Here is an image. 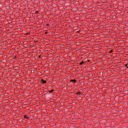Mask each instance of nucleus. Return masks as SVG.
<instances>
[{"label": "nucleus", "mask_w": 128, "mask_h": 128, "mask_svg": "<svg viewBox=\"0 0 128 128\" xmlns=\"http://www.w3.org/2000/svg\"><path fill=\"white\" fill-rule=\"evenodd\" d=\"M48 34V32H46L45 34Z\"/></svg>", "instance_id": "9d476101"}, {"label": "nucleus", "mask_w": 128, "mask_h": 128, "mask_svg": "<svg viewBox=\"0 0 128 128\" xmlns=\"http://www.w3.org/2000/svg\"><path fill=\"white\" fill-rule=\"evenodd\" d=\"M126 68H128V64H126Z\"/></svg>", "instance_id": "0eeeda50"}, {"label": "nucleus", "mask_w": 128, "mask_h": 128, "mask_svg": "<svg viewBox=\"0 0 128 128\" xmlns=\"http://www.w3.org/2000/svg\"><path fill=\"white\" fill-rule=\"evenodd\" d=\"M48 92H50V94H51V92H54V90H50Z\"/></svg>", "instance_id": "20e7f679"}, {"label": "nucleus", "mask_w": 128, "mask_h": 128, "mask_svg": "<svg viewBox=\"0 0 128 128\" xmlns=\"http://www.w3.org/2000/svg\"><path fill=\"white\" fill-rule=\"evenodd\" d=\"M14 60H16V57L14 58Z\"/></svg>", "instance_id": "f8f14e48"}, {"label": "nucleus", "mask_w": 128, "mask_h": 128, "mask_svg": "<svg viewBox=\"0 0 128 128\" xmlns=\"http://www.w3.org/2000/svg\"><path fill=\"white\" fill-rule=\"evenodd\" d=\"M110 52H112V50H111L110 51Z\"/></svg>", "instance_id": "9b49d317"}, {"label": "nucleus", "mask_w": 128, "mask_h": 128, "mask_svg": "<svg viewBox=\"0 0 128 128\" xmlns=\"http://www.w3.org/2000/svg\"><path fill=\"white\" fill-rule=\"evenodd\" d=\"M46 25L47 26H50V24H46Z\"/></svg>", "instance_id": "6e6552de"}, {"label": "nucleus", "mask_w": 128, "mask_h": 128, "mask_svg": "<svg viewBox=\"0 0 128 128\" xmlns=\"http://www.w3.org/2000/svg\"><path fill=\"white\" fill-rule=\"evenodd\" d=\"M70 82H74V84H76V80H71Z\"/></svg>", "instance_id": "f257e3e1"}, {"label": "nucleus", "mask_w": 128, "mask_h": 128, "mask_svg": "<svg viewBox=\"0 0 128 128\" xmlns=\"http://www.w3.org/2000/svg\"><path fill=\"white\" fill-rule=\"evenodd\" d=\"M41 82L42 84H46V80H41Z\"/></svg>", "instance_id": "f03ea898"}, {"label": "nucleus", "mask_w": 128, "mask_h": 128, "mask_svg": "<svg viewBox=\"0 0 128 128\" xmlns=\"http://www.w3.org/2000/svg\"><path fill=\"white\" fill-rule=\"evenodd\" d=\"M84 64V61H82V62L80 63V64Z\"/></svg>", "instance_id": "423d86ee"}, {"label": "nucleus", "mask_w": 128, "mask_h": 128, "mask_svg": "<svg viewBox=\"0 0 128 128\" xmlns=\"http://www.w3.org/2000/svg\"><path fill=\"white\" fill-rule=\"evenodd\" d=\"M24 118H26L27 120H28V118H30L28 117L26 115H24Z\"/></svg>", "instance_id": "7ed1b4c3"}, {"label": "nucleus", "mask_w": 128, "mask_h": 128, "mask_svg": "<svg viewBox=\"0 0 128 128\" xmlns=\"http://www.w3.org/2000/svg\"><path fill=\"white\" fill-rule=\"evenodd\" d=\"M82 94V92H79L76 93V94L78 95V94Z\"/></svg>", "instance_id": "39448f33"}, {"label": "nucleus", "mask_w": 128, "mask_h": 128, "mask_svg": "<svg viewBox=\"0 0 128 128\" xmlns=\"http://www.w3.org/2000/svg\"><path fill=\"white\" fill-rule=\"evenodd\" d=\"M36 14H38V12H36Z\"/></svg>", "instance_id": "1a4fd4ad"}]
</instances>
